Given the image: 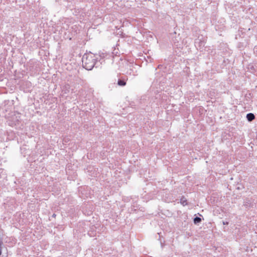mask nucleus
<instances>
[{"instance_id": "f257e3e1", "label": "nucleus", "mask_w": 257, "mask_h": 257, "mask_svg": "<svg viewBox=\"0 0 257 257\" xmlns=\"http://www.w3.org/2000/svg\"><path fill=\"white\" fill-rule=\"evenodd\" d=\"M97 56L90 53L85 54L82 58L83 67L86 70H91L94 67H99L101 63L97 61Z\"/></svg>"}, {"instance_id": "f03ea898", "label": "nucleus", "mask_w": 257, "mask_h": 257, "mask_svg": "<svg viewBox=\"0 0 257 257\" xmlns=\"http://www.w3.org/2000/svg\"><path fill=\"white\" fill-rule=\"evenodd\" d=\"M195 46L197 48V49H201L205 46V42L204 41H201L199 39H197L195 41Z\"/></svg>"}, {"instance_id": "6e6552de", "label": "nucleus", "mask_w": 257, "mask_h": 257, "mask_svg": "<svg viewBox=\"0 0 257 257\" xmlns=\"http://www.w3.org/2000/svg\"><path fill=\"white\" fill-rule=\"evenodd\" d=\"M56 216V215H55V214H53V217H54V216Z\"/></svg>"}, {"instance_id": "0eeeda50", "label": "nucleus", "mask_w": 257, "mask_h": 257, "mask_svg": "<svg viewBox=\"0 0 257 257\" xmlns=\"http://www.w3.org/2000/svg\"><path fill=\"white\" fill-rule=\"evenodd\" d=\"M222 223H223V225H228V222H227V221H225H225H223Z\"/></svg>"}, {"instance_id": "1a4fd4ad", "label": "nucleus", "mask_w": 257, "mask_h": 257, "mask_svg": "<svg viewBox=\"0 0 257 257\" xmlns=\"http://www.w3.org/2000/svg\"><path fill=\"white\" fill-rule=\"evenodd\" d=\"M256 49H257V48H256ZM255 49H256V48H255V47H254V50H255Z\"/></svg>"}, {"instance_id": "20e7f679", "label": "nucleus", "mask_w": 257, "mask_h": 257, "mask_svg": "<svg viewBox=\"0 0 257 257\" xmlns=\"http://www.w3.org/2000/svg\"><path fill=\"white\" fill-rule=\"evenodd\" d=\"M117 84L119 85V86H124L126 85V82H125V80L124 79H118V81H117Z\"/></svg>"}, {"instance_id": "39448f33", "label": "nucleus", "mask_w": 257, "mask_h": 257, "mask_svg": "<svg viewBox=\"0 0 257 257\" xmlns=\"http://www.w3.org/2000/svg\"><path fill=\"white\" fill-rule=\"evenodd\" d=\"M180 203L183 206H185L187 204V199L185 198V197L182 196L180 199Z\"/></svg>"}, {"instance_id": "423d86ee", "label": "nucleus", "mask_w": 257, "mask_h": 257, "mask_svg": "<svg viewBox=\"0 0 257 257\" xmlns=\"http://www.w3.org/2000/svg\"><path fill=\"white\" fill-rule=\"evenodd\" d=\"M201 221V219L199 217H196L194 218V223L196 224L199 223Z\"/></svg>"}, {"instance_id": "7ed1b4c3", "label": "nucleus", "mask_w": 257, "mask_h": 257, "mask_svg": "<svg viewBox=\"0 0 257 257\" xmlns=\"http://www.w3.org/2000/svg\"><path fill=\"white\" fill-rule=\"evenodd\" d=\"M246 118L248 121H251L255 118L254 115L252 113H249L246 115Z\"/></svg>"}]
</instances>
